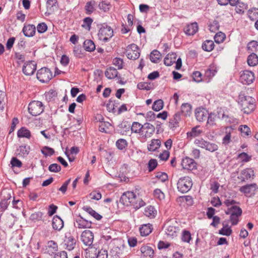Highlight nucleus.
Wrapping results in <instances>:
<instances>
[{"label":"nucleus","mask_w":258,"mask_h":258,"mask_svg":"<svg viewBox=\"0 0 258 258\" xmlns=\"http://www.w3.org/2000/svg\"><path fill=\"white\" fill-rule=\"evenodd\" d=\"M166 233L167 235L173 236L176 235V228L173 226H169L166 228Z\"/></svg>","instance_id":"60"},{"label":"nucleus","mask_w":258,"mask_h":258,"mask_svg":"<svg viewBox=\"0 0 258 258\" xmlns=\"http://www.w3.org/2000/svg\"><path fill=\"white\" fill-rule=\"evenodd\" d=\"M120 202L126 206H133L136 209H139L145 204L142 199L137 197L132 191H127L123 194L120 197Z\"/></svg>","instance_id":"1"},{"label":"nucleus","mask_w":258,"mask_h":258,"mask_svg":"<svg viewBox=\"0 0 258 258\" xmlns=\"http://www.w3.org/2000/svg\"><path fill=\"white\" fill-rule=\"evenodd\" d=\"M181 110L184 115L189 116L191 112V106L188 103H183L181 106Z\"/></svg>","instance_id":"37"},{"label":"nucleus","mask_w":258,"mask_h":258,"mask_svg":"<svg viewBox=\"0 0 258 258\" xmlns=\"http://www.w3.org/2000/svg\"><path fill=\"white\" fill-rule=\"evenodd\" d=\"M239 100L241 109L244 113L250 114L255 109V99L252 97L246 96L241 92L239 95Z\"/></svg>","instance_id":"2"},{"label":"nucleus","mask_w":258,"mask_h":258,"mask_svg":"<svg viewBox=\"0 0 258 258\" xmlns=\"http://www.w3.org/2000/svg\"><path fill=\"white\" fill-rule=\"evenodd\" d=\"M157 162L155 159H151L148 162V168L150 172L153 171L157 166Z\"/></svg>","instance_id":"58"},{"label":"nucleus","mask_w":258,"mask_h":258,"mask_svg":"<svg viewBox=\"0 0 258 258\" xmlns=\"http://www.w3.org/2000/svg\"><path fill=\"white\" fill-rule=\"evenodd\" d=\"M58 6L57 0H48L47 1V8L50 11L57 9Z\"/></svg>","instance_id":"42"},{"label":"nucleus","mask_w":258,"mask_h":258,"mask_svg":"<svg viewBox=\"0 0 258 258\" xmlns=\"http://www.w3.org/2000/svg\"><path fill=\"white\" fill-rule=\"evenodd\" d=\"M113 63L114 66L117 67L118 69H120L122 68L123 60L120 58H115L113 60Z\"/></svg>","instance_id":"61"},{"label":"nucleus","mask_w":258,"mask_h":258,"mask_svg":"<svg viewBox=\"0 0 258 258\" xmlns=\"http://www.w3.org/2000/svg\"><path fill=\"white\" fill-rule=\"evenodd\" d=\"M36 31V27L34 25L29 24L24 26L23 32L25 36L32 37L34 36Z\"/></svg>","instance_id":"20"},{"label":"nucleus","mask_w":258,"mask_h":258,"mask_svg":"<svg viewBox=\"0 0 258 258\" xmlns=\"http://www.w3.org/2000/svg\"><path fill=\"white\" fill-rule=\"evenodd\" d=\"M243 177L246 179H252L255 177V173L252 168H247L241 171Z\"/></svg>","instance_id":"22"},{"label":"nucleus","mask_w":258,"mask_h":258,"mask_svg":"<svg viewBox=\"0 0 258 258\" xmlns=\"http://www.w3.org/2000/svg\"><path fill=\"white\" fill-rule=\"evenodd\" d=\"M144 213L147 217L154 218L157 214V211L155 210L154 207L149 206L145 208Z\"/></svg>","instance_id":"31"},{"label":"nucleus","mask_w":258,"mask_h":258,"mask_svg":"<svg viewBox=\"0 0 258 258\" xmlns=\"http://www.w3.org/2000/svg\"><path fill=\"white\" fill-rule=\"evenodd\" d=\"M143 124L140 123L138 122H134L132 124L131 130L132 132L138 134L139 135L140 134Z\"/></svg>","instance_id":"41"},{"label":"nucleus","mask_w":258,"mask_h":258,"mask_svg":"<svg viewBox=\"0 0 258 258\" xmlns=\"http://www.w3.org/2000/svg\"><path fill=\"white\" fill-rule=\"evenodd\" d=\"M74 224V226L77 228L84 229L90 228L91 227L92 223L91 222L87 221L81 217L79 218L76 219Z\"/></svg>","instance_id":"13"},{"label":"nucleus","mask_w":258,"mask_h":258,"mask_svg":"<svg viewBox=\"0 0 258 258\" xmlns=\"http://www.w3.org/2000/svg\"><path fill=\"white\" fill-rule=\"evenodd\" d=\"M195 143L198 147L211 152L218 150L219 148L216 143L206 141L203 139H196Z\"/></svg>","instance_id":"5"},{"label":"nucleus","mask_w":258,"mask_h":258,"mask_svg":"<svg viewBox=\"0 0 258 258\" xmlns=\"http://www.w3.org/2000/svg\"><path fill=\"white\" fill-rule=\"evenodd\" d=\"M247 61L249 66H255L258 64V56L255 53H252L248 56Z\"/></svg>","instance_id":"29"},{"label":"nucleus","mask_w":258,"mask_h":258,"mask_svg":"<svg viewBox=\"0 0 258 258\" xmlns=\"http://www.w3.org/2000/svg\"><path fill=\"white\" fill-rule=\"evenodd\" d=\"M163 107V101L161 99L155 101L152 106V109L156 111H158Z\"/></svg>","instance_id":"43"},{"label":"nucleus","mask_w":258,"mask_h":258,"mask_svg":"<svg viewBox=\"0 0 258 258\" xmlns=\"http://www.w3.org/2000/svg\"><path fill=\"white\" fill-rule=\"evenodd\" d=\"M52 226L53 229L60 231L63 227V221L59 216L55 215L52 219Z\"/></svg>","instance_id":"17"},{"label":"nucleus","mask_w":258,"mask_h":258,"mask_svg":"<svg viewBox=\"0 0 258 258\" xmlns=\"http://www.w3.org/2000/svg\"><path fill=\"white\" fill-rule=\"evenodd\" d=\"M161 145V142L159 139H153L148 146L149 151H155L158 149Z\"/></svg>","instance_id":"28"},{"label":"nucleus","mask_w":258,"mask_h":258,"mask_svg":"<svg viewBox=\"0 0 258 258\" xmlns=\"http://www.w3.org/2000/svg\"><path fill=\"white\" fill-rule=\"evenodd\" d=\"M152 225L150 224L143 225L140 228L141 235L146 236L152 232Z\"/></svg>","instance_id":"25"},{"label":"nucleus","mask_w":258,"mask_h":258,"mask_svg":"<svg viewBox=\"0 0 258 258\" xmlns=\"http://www.w3.org/2000/svg\"><path fill=\"white\" fill-rule=\"evenodd\" d=\"M209 113L203 108H198L195 111V116L197 119L200 122L206 120Z\"/></svg>","instance_id":"14"},{"label":"nucleus","mask_w":258,"mask_h":258,"mask_svg":"<svg viewBox=\"0 0 258 258\" xmlns=\"http://www.w3.org/2000/svg\"><path fill=\"white\" fill-rule=\"evenodd\" d=\"M226 214H231L232 213L237 215H241L242 214V210L239 207L236 206H233L230 208H228L227 211H225Z\"/></svg>","instance_id":"35"},{"label":"nucleus","mask_w":258,"mask_h":258,"mask_svg":"<svg viewBox=\"0 0 258 258\" xmlns=\"http://www.w3.org/2000/svg\"><path fill=\"white\" fill-rule=\"evenodd\" d=\"M214 47V43L212 40H207L204 41L202 44V48L206 51H212Z\"/></svg>","instance_id":"33"},{"label":"nucleus","mask_w":258,"mask_h":258,"mask_svg":"<svg viewBox=\"0 0 258 258\" xmlns=\"http://www.w3.org/2000/svg\"><path fill=\"white\" fill-rule=\"evenodd\" d=\"M181 113L180 112H178L176 113L173 116L172 118L170 119V124L171 126V127H176L178 125L179 121L180 120L181 117H180Z\"/></svg>","instance_id":"30"},{"label":"nucleus","mask_w":258,"mask_h":258,"mask_svg":"<svg viewBox=\"0 0 258 258\" xmlns=\"http://www.w3.org/2000/svg\"><path fill=\"white\" fill-rule=\"evenodd\" d=\"M11 163L12 166L21 167L22 166V162L16 157H13Z\"/></svg>","instance_id":"63"},{"label":"nucleus","mask_w":258,"mask_h":258,"mask_svg":"<svg viewBox=\"0 0 258 258\" xmlns=\"http://www.w3.org/2000/svg\"><path fill=\"white\" fill-rule=\"evenodd\" d=\"M76 239L73 236H66L64 240L65 245L67 247L66 248L69 250L73 249L76 244Z\"/></svg>","instance_id":"23"},{"label":"nucleus","mask_w":258,"mask_h":258,"mask_svg":"<svg viewBox=\"0 0 258 258\" xmlns=\"http://www.w3.org/2000/svg\"><path fill=\"white\" fill-rule=\"evenodd\" d=\"M95 2H88L85 6V10L87 14H91L94 11Z\"/></svg>","instance_id":"47"},{"label":"nucleus","mask_w":258,"mask_h":258,"mask_svg":"<svg viewBox=\"0 0 258 258\" xmlns=\"http://www.w3.org/2000/svg\"><path fill=\"white\" fill-rule=\"evenodd\" d=\"M142 256L146 258H151L154 254L153 249L149 246H143L140 248Z\"/></svg>","instance_id":"21"},{"label":"nucleus","mask_w":258,"mask_h":258,"mask_svg":"<svg viewBox=\"0 0 258 258\" xmlns=\"http://www.w3.org/2000/svg\"><path fill=\"white\" fill-rule=\"evenodd\" d=\"M181 239L184 242H189L191 239V235L190 232L186 230L183 231Z\"/></svg>","instance_id":"55"},{"label":"nucleus","mask_w":258,"mask_h":258,"mask_svg":"<svg viewBox=\"0 0 258 258\" xmlns=\"http://www.w3.org/2000/svg\"><path fill=\"white\" fill-rule=\"evenodd\" d=\"M176 54L175 53H168L164 58V62L166 66H170L175 62Z\"/></svg>","instance_id":"24"},{"label":"nucleus","mask_w":258,"mask_h":258,"mask_svg":"<svg viewBox=\"0 0 258 258\" xmlns=\"http://www.w3.org/2000/svg\"><path fill=\"white\" fill-rule=\"evenodd\" d=\"M254 80V74L251 71H244L240 76L241 82L243 84H250L253 82Z\"/></svg>","instance_id":"12"},{"label":"nucleus","mask_w":258,"mask_h":258,"mask_svg":"<svg viewBox=\"0 0 258 258\" xmlns=\"http://www.w3.org/2000/svg\"><path fill=\"white\" fill-rule=\"evenodd\" d=\"M43 103L39 101H33L29 104L28 111L33 116L40 115L44 111Z\"/></svg>","instance_id":"4"},{"label":"nucleus","mask_w":258,"mask_h":258,"mask_svg":"<svg viewBox=\"0 0 258 258\" xmlns=\"http://www.w3.org/2000/svg\"><path fill=\"white\" fill-rule=\"evenodd\" d=\"M89 197L92 200H99L101 199L102 196L100 192L94 191L90 194Z\"/></svg>","instance_id":"59"},{"label":"nucleus","mask_w":258,"mask_h":258,"mask_svg":"<svg viewBox=\"0 0 258 258\" xmlns=\"http://www.w3.org/2000/svg\"><path fill=\"white\" fill-rule=\"evenodd\" d=\"M42 153L45 156H51L54 153V150L50 147L47 146L44 147L41 149Z\"/></svg>","instance_id":"48"},{"label":"nucleus","mask_w":258,"mask_h":258,"mask_svg":"<svg viewBox=\"0 0 258 258\" xmlns=\"http://www.w3.org/2000/svg\"><path fill=\"white\" fill-rule=\"evenodd\" d=\"M155 131V128L153 125L150 123L146 122L143 124L139 136L141 139L146 140L153 135Z\"/></svg>","instance_id":"6"},{"label":"nucleus","mask_w":258,"mask_h":258,"mask_svg":"<svg viewBox=\"0 0 258 258\" xmlns=\"http://www.w3.org/2000/svg\"><path fill=\"white\" fill-rule=\"evenodd\" d=\"M230 216V220L233 225H236L238 222V217L240 215H235L233 213L231 214H229Z\"/></svg>","instance_id":"62"},{"label":"nucleus","mask_w":258,"mask_h":258,"mask_svg":"<svg viewBox=\"0 0 258 258\" xmlns=\"http://www.w3.org/2000/svg\"><path fill=\"white\" fill-rule=\"evenodd\" d=\"M192 182L189 176L180 178L177 182V188L182 193L188 191L191 188Z\"/></svg>","instance_id":"3"},{"label":"nucleus","mask_w":258,"mask_h":258,"mask_svg":"<svg viewBox=\"0 0 258 258\" xmlns=\"http://www.w3.org/2000/svg\"><path fill=\"white\" fill-rule=\"evenodd\" d=\"M36 70V63L34 61H29L25 63L23 72L27 76L32 75Z\"/></svg>","instance_id":"10"},{"label":"nucleus","mask_w":258,"mask_h":258,"mask_svg":"<svg viewBox=\"0 0 258 258\" xmlns=\"http://www.w3.org/2000/svg\"><path fill=\"white\" fill-rule=\"evenodd\" d=\"M48 170L50 172H58L60 171L61 166L56 163H53L49 166Z\"/></svg>","instance_id":"54"},{"label":"nucleus","mask_w":258,"mask_h":258,"mask_svg":"<svg viewBox=\"0 0 258 258\" xmlns=\"http://www.w3.org/2000/svg\"><path fill=\"white\" fill-rule=\"evenodd\" d=\"M240 130L243 136H248L251 135L250 128L246 125H241Z\"/></svg>","instance_id":"51"},{"label":"nucleus","mask_w":258,"mask_h":258,"mask_svg":"<svg viewBox=\"0 0 258 258\" xmlns=\"http://www.w3.org/2000/svg\"><path fill=\"white\" fill-rule=\"evenodd\" d=\"M156 177L160 179L162 182L167 180L168 179V176L167 174L164 172L157 173Z\"/></svg>","instance_id":"64"},{"label":"nucleus","mask_w":258,"mask_h":258,"mask_svg":"<svg viewBox=\"0 0 258 258\" xmlns=\"http://www.w3.org/2000/svg\"><path fill=\"white\" fill-rule=\"evenodd\" d=\"M47 29V26L45 23H39L37 26V30L38 33H43Z\"/></svg>","instance_id":"57"},{"label":"nucleus","mask_w":258,"mask_h":258,"mask_svg":"<svg viewBox=\"0 0 258 258\" xmlns=\"http://www.w3.org/2000/svg\"><path fill=\"white\" fill-rule=\"evenodd\" d=\"M225 38V34L221 32L216 33V35L214 36L215 41L217 43H220L223 42Z\"/></svg>","instance_id":"45"},{"label":"nucleus","mask_w":258,"mask_h":258,"mask_svg":"<svg viewBox=\"0 0 258 258\" xmlns=\"http://www.w3.org/2000/svg\"><path fill=\"white\" fill-rule=\"evenodd\" d=\"M138 88L141 90H149L151 89L150 83L147 82H141L137 85Z\"/></svg>","instance_id":"53"},{"label":"nucleus","mask_w":258,"mask_h":258,"mask_svg":"<svg viewBox=\"0 0 258 258\" xmlns=\"http://www.w3.org/2000/svg\"><path fill=\"white\" fill-rule=\"evenodd\" d=\"M92 22L93 20L91 18L89 17L85 18L83 20V24L82 26L86 29L90 30Z\"/></svg>","instance_id":"46"},{"label":"nucleus","mask_w":258,"mask_h":258,"mask_svg":"<svg viewBox=\"0 0 258 258\" xmlns=\"http://www.w3.org/2000/svg\"><path fill=\"white\" fill-rule=\"evenodd\" d=\"M154 196L155 198L160 200L164 199L165 197L164 193L160 189L158 188L154 190Z\"/></svg>","instance_id":"56"},{"label":"nucleus","mask_w":258,"mask_h":258,"mask_svg":"<svg viewBox=\"0 0 258 258\" xmlns=\"http://www.w3.org/2000/svg\"><path fill=\"white\" fill-rule=\"evenodd\" d=\"M52 78L50 70L46 68H42L38 71L37 78L42 83H47Z\"/></svg>","instance_id":"8"},{"label":"nucleus","mask_w":258,"mask_h":258,"mask_svg":"<svg viewBox=\"0 0 258 258\" xmlns=\"http://www.w3.org/2000/svg\"><path fill=\"white\" fill-rule=\"evenodd\" d=\"M116 146L118 149L122 150L126 147L127 142L124 139H119L116 142Z\"/></svg>","instance_id":"49"},{"label":"nucleus","mask_w":258,"mask_h":258,"mask_svg":"<svg viewBox=\"0 0 258 258\" xmlns=\"http://www.w3.org/2000/svg\"><path fill=\"white\" fill-rule=\"evenodd\" d=\"M223 227L219 230V234L223 235L229 236L232 233L231 229L228 227L227 224L223 223Z\"/></svg>","instance_id":"40"},{"label":"nucleus","mask_w":258,"mask_h":258,"mask_svg":"<svg viewBox=\"0 0 258 258\" xmlns=\"http://www.w3.org/2000/svg\"><path fill=\"white\" fill-rule=\"evenodd\" d=\"M4 194L6 195V196H5L4 199L1 202V211L5 210L10 203L11 190L10 189L5 190L4 191Z\"/></svg>","instance_id":"18"},{"label":"nucleus","mask_w":258,"mask_h":258,"mask_svg":"<svg viewBox=\"0 0 258 258\" xmlns=\"http://www.w3.org/2000/svg\"><path fill=\"white\" fill-rule=\"evenodd\" d=\"M83 209L88 213L90 215L92 216L94 218H95L96 220H99L102 218V216L96 212L94 210H93L91 207L88 206H84L83 208Z\"/></svg>","instance_id":"32"},{"label":"nucleus","mask_w":258,"mask_h":258,"mask_svg":"<svg viewBox=\"0 0 258 258\" xmlns=\"http://www.w3.org/2000/svg\"><path fill=\"white\" fill-rule=\"evenodd\" d=\"M209 27L211 32L215 33L219 30L220 25L217 21L214 20L210 23Z\"/></svg>","instance_id":"44"},{"label":"nucleus","mask_w":258,"mask_h":258,"mask_svg":"<svg viewBox=\"0 0 258 258\" xmlns=\"http://www.w3.org/2000/svg\"><path fill=\"white\" fill-rule=\"evenodd\" d=\"M17 135L19 138L29 139L31 137L30 132L25 127H22L18 130Z\"/></svg>","instance_id":"34"},{"label":"nucleus","mask_w":258,"mask_h":258,"mask_svg":"<svg viewBox=\"0 0 258 258\" xmlns=\"http://www.w3.org/2000/svg\"><path fill=\"white\" fill-rule=\"evenodd\" d=\"M257 188V185L256 183H251L242 186L240 190L246 195H252Z\"/></svg>","instance_id":"15"},{"label":"nucleus","mask_w":258,"mask_h":258,"mask_svg":"<svg viewBox=\"0 0 258 258\" xmlns=\"http://www.w3.org/2000/svg\"><path fill=\"white\" fill-rule=\"evenodd\" d=\"M126 55L130 59H138L140 55L138 46L134 43L128 45L126 48Z\"/></svg>","instance_id":"9"},{"label":"nucleus","mask_w":258,"mask_h":258,"mask_svg":"<svg viewBox=\"0 0 258 258\" xmlns=\"http://www.w3.org/2000/svg\"><path fill=\"white\" fill-rule=\"evenodd\" d=\"M198 30L197 23L195 22L187 25L184 28V32L188 35H194Z\"/></svg>","instance_id":"19"},{"label":"nucleus","mask_w":258,"mask_h":258,"mask_svg":"<svg viewBox=\"0 0 258 258\" xmlns=\"http://www.w3.org/2000/svg\"><path fill=\"white\" fill-rule=\"evenodd\" d=\"M181 165L183 169L192 170L196 167V163L192 159L188 157H185L183 159L181 162Z\"/></svg>","instance_id":"16"},{"label":"nucleus","mask_w":258,"mask_h":258,"mask_svg":"<svg viewBox=\"0 0 258 258\" xmlns=\"http://www.w3.org/2000/svg\"><path fill=\"white\" fill-rule=\"evenodd\" d=\"M43 214L41 212H37L32 214L30 219L32 221H40L42 219Z\"/></svg>","instance_id":"50"},{"label":"nucleus","mask_w":258,"mask_h":258,"mask_svg":"<svg viewBox=\"0 0 258 258\" xmlns=\"http://www.w3.org/2000/svg\"><path fill=\"white\" fill-rule=\"evenodd\" d=\"M161 56L160 52L157 50H154L150 54V60L154 63L158 62Z\"/></svg>","instance_id":"39"},{"label":"nucleus","mask_w":258,"mask_h":258,"mask_svg":"<svg viewBox=\"0 0 258 258\" xmlns=\"http://www.w3.org/2000/svg\"><path fill=\"white\" fill-rule=\"evenodd\" d=\"M94 235L93 233L88 230L84 231L81 234V240L86 246H90L93 243Z\"/></svg>","instance_id":"11"},{"label":"nucleus","mask_w":258,"mask_h":258,"mask_svg":"<svg viewBox=\"0 0 258 258\" xmlns=\"http://www.w3.org/2000/svg\"><path fill=\"white\" fill-rule=\"evenodd\" d=\"M29 153V147L27 146H20L16 150L17 155L21 157H25Z\"/></svg>","instance_id":"26"},{"label":"nucleus","mask_w":258,"mask_h":258,"mask_svg":"<svg viewBox=\"0 0 258 258\" xmlns=\"http://www.w3.org/2000/svg\"><path fill=\"white\" fill-rule=\"evenodd\" d=\"M118 72L116 69L113 67H109L107 69L105 72V76L109 79H112L117 77Z\"/></svg>","instance_id":"27"},{"label":"nucleus","mask_w":258,"mask_h":258,"mask_svg":"<svg viewBox=\"0 0 258 258\" xmlns=\"http://www.w3.org/2000/svg\"><path fill=\"white\" fill-rule=\"evenodd\" d=\"M83 47L88 51H92L95 49V45L91 40H86L84 42Z\"/></svg>","instance_id":"36"},{"label":"nucleus","mask_w":258,"mask_h":258,"mask_svg":"<svg viewBox=\"0 0 258 258\" xmlns=\"http://www.w3.org/2000/svg\"><path fill=\"white\" fill-rule=\"evenodd\" d=\"M111 126V124L108 122H102L101 124L99 125V131L102 132H106V129H108Z\"/></svg>","instance_id":"52"},{"label":"nucleus","mask_w":258,"mask_h":258,"mask_svg":"<svg viewBox=\"0 0 258 258\" xmlns=\"http://www.w3.org/2000/svg\"><path fill=\"white\" fill-rule=\"evenodd\" d=\"M113 31L110 26H102L99 30L98 35L99 39L104 42L107 41L113 36Z\"/></svg>","instance_id":"7"},{"label":"nucleus","mask_w":258,"mask_h":258,"mask_svg":"<svg viewBox=\"0 0 258 258\" xmlns=\"http://www.w3.org/2000/svg\"><path fill=\"white\" fill-rule=\"evenodd\" d=\"M217 116L215 114L211 113L207 117V125L208 127L213 126L216 125Z\"/></svg>","instance_id":"38"}]
</instances>
